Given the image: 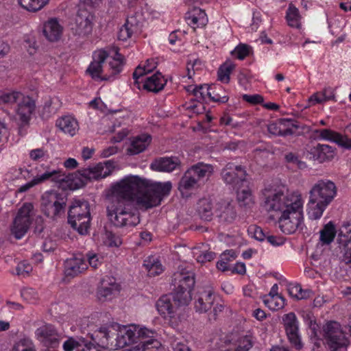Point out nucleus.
Wrapping results in <instances>:
<instances>
[{
    "label": "nucleus",
    "instance_id": "42",
    "mask_svg": "<svg viewBox=\"0 0 351 351\" xmlns=\"http://www.w3.org/2000/svg\"><path fill=\"white\" fill-rule=\"evenodd\" d=\"M336 230L332 221L326 224L320 231V241L323 244H330L335 239Z\"/></svg>",
    "mask_w": 351,
    "mask_h": 351
},
{
    "label": "nucleus",
    "instance_id": "29",
    "mask_svg": "<svg viewBox=\"0 0 351 351\" xmlns=\"http://www.w3.org/2000/svg\"><path fill=\"white\" fill-rule=\"evenodd\" d=\"M139 31V23L135 15L128 16L124 25L120 28L118 38L120 40H127Z\"/></svg>",
    "mask_w": 351,
    "mask_h": 351
},
{
    "label": "nucleus",
    "instance_id": "10",
    "mask_svg": "<svg viewBox=\"0 0 351 351\" xmlns=\"http://www.w3.org/2000/svg\"><path fill=\"white\" fill-rule=\"evenodd\" d=\"M195 283V274L186 268L182 269L173 276V292L178 293L182 298L184 297L186 301L190 302L191 300V292Z\"/></svg>",
    "mask_w": 351,
    "mask_h": 351
},
{
    "label": "nucleus",
    "instance_id": "23",
    "mask_svg": "<svg viewBox=\"0 0 351 351\" xmlns=\"http://www.w3.org/2000/svg\"><path fill=\"white\" fill-rule=\"evenodd\" d=\"M113 344L114 350L124 348L126 346L137 343L136 326H124L119 332H115Z\"/></svg>",
    "mask_w": 351,
    "mask_h": 351
},
{
    "label": "nucleus",
    "instance_id": "8",
    "mask_svg": "<svg viewBox=\"0 0 351 351\" xmlns=\"http://www.w3.org/2000/svg\"><path fill=\"white\" fill-rule=\"evenodd\" d=\"M66 202L67 197L64 193L47 191L41 197V210L47 217L56 219L64 214Z\"/></svg>",
    "mask_w": 351,
    "mask_h": 351
},
{
    "label": "nucleus",
    "instance_id": "12",
    "mask_svg": "<svg viewBox=\"0 0 351 351\" xmlns=\"http://www.w3.org/2000/svg\"><path fill=\"white\" fill-rule=\"evenodd\" d=\"M34 215V205L26 202L19 208L13 221L11 232L16 239H21L29 230Z\"/></svg>",
    "mask_w": 351,
    "mask_h": 351
},
{
    "label": "nucleus",
    "instance_id": "22",
    "mask_svg": "<svg viewBox=\"0 0 351 351\" xmlns=\"http://www.w3.org/2000/svg\"><path fill=\"white\" fill-rule=\"evenodd\" d=\"M113 344L114 350L124 348L126 346L137 343L136 326H124L119 332H115Z\"/></svg>",
    "mask_w": 351,
    "mask_h": 351
},
{
    "label": "nucleus",
    "instance_id": "5",
    "mask_svg": "<svg viewBox=\"0 0 351 351\" xmlns=\"http://www.w3.org/2000/svg\"><path fill=\"white\" fill-rule=\"evenodd\" d=\"M302 202L303 201L299 192L285 194L282 189H275L265 193L263 207L268 212L274 211L282 214L284 211L298 207Z\"/></svg>",
    "mask_w": 351,
    "mask_h": 351
},
{
    "label": "nucleus",
    "instance_id": "47",
    "mask_svg": "<svg viewBox=\"0 0 351 351\" xmlns=\"http://www.w3.org/2000/svg\"><path fill=\"white\" fill-rule=\"evenodd\" d=\"M234 68V64L231 62H226L218 70L219 80L228 83L230 81V74Z\"/></svg>",
    "mask_w": 351,
    "mask_h": 351
},
{
    "label": "nucleus",
    "instance_id": "49",
    "mask_svg": "<svg viewBox=\"0 0 351 351\" xmlns=\"http://www.w3.org/2000/svg\"><path fill=\"white\" fill-rule=\"evenodd\" d=\"M211 90L212 88L207 84L200 85L193 90V94L195 97V100L202 103L205 101L206 97L211 96Z\"/></svg>",
    "mask_w": 351,
    "mask_h": 351
},
{
    "label": "nucleus",
    "instance_id": "56",
    "mask_svg": "<svg viewBox=\"0 0 351 351\" xmlns=\"http://www.w3.org/2000/svg\"><path fill=\"white\" fill-rule=\"evenodd\" d=\"M86 258L90 266L93 268H97L102 263V258L92 252H88L86 254Z\"/></svg>",
    "mask_w": 351,
    "mask_h": 351
},
{
    "label": "nucleus",
    "instance_id": "54",
    "mask_svg": "<svg viewBox=\"0 0 351 351\" xmlns=\"http://www.w3.org/2000/svg\"><path fill=\"white\" fill-rule=\"evenodd\" d=\"M285 158L287 162L295 165L299 169H304L306 167V163L299 160L298 156L293 153L290 152L287 154L285 156Z\"/></svg>",
    "mask_w": 351,
    "mask_h": 351
},
{
    "label": "nucleus",
    "instance_id": "24",
    "mask_svg": "<svg viewBox=\"0 0 351 351\" xmlns=\"http://www.w3.org/2000/svg\"><path fill=\"white\" fill-rule=\"evenodd\" d=\"M88 268L85 257L81 254H76L73 258L67 259L64 263V274L66 276L75 277L82 273Z\"/></svg>",
    "mask_w": 351,
    "mask_h": 351
},
{
    "label": "nucleus",
    "instance_id": "33",
    "mask_svg": "<svg viewBox=\"0 0 351 351\" xmlns=\"http://www.w3.org/2000/svg\"><path fill=\"white\" fill-rule=\"evenodd\" d=\"M151 140V136L145 134L134 137L128 152L131 155H135L143 152L149 145Z\"/></svg>",
    "mask_w": 351,
    "mask_h": 351
},
{
    "label": "nucleus",
    "instance_id": "9",
    "mask_svg": "<svg viewBox=\"0 0 351 351\" xmlns=\"http://www.w3.org/2000/svg\"><path fill=\"white\" fill-rule=\"evenodd\" d=\"M323 337L330 351H344L350 343L341 325L335 321L327 322L322 328Z\"/></svg>",
    "mask_w": 351,
    "mask_h": 351
},
{
    "label": "nucleus",
    "instance_id": "52",
    "mask_svg": "<svg viewBox=\"0 0 351 351\" xmlns=\"http://www.w3.org/2000/svg\"><path fill=\"white\" fill-rule=\"evenodd\" d=\"M265 305L272 311H277L284 307L285 299L280 296V298H269L264 300Z\"/></svg>",
    "mask_w": 351,
    "mask_h": 351
},
{
    "label": "nucleus",
    "instance_id": "16",
    "mask_svg": "<svg viewBox=\"0 0 351 351\" xmlns=\"http://www.w3.org/2000/svg\"><path fill=\"white\" fill-rule=\"evenodd\" d=\"M339 257L342 262L350 265L351 269V223H344L338 235Z\"/></svg>",
    "mask_w": 351,
    "mask_h": 351
},
{
    "label": "nucleus",
    "instance_id": "55",
    "mask_svg": "<svg viewBox=\"0 0 351 351\" xmlns=\"http://www.w3.org/2000/svg\"><path fill=\"white\" fill-rule=\"evenodd\" d=\"M154 335H152V337H147V339H145L143 341H141L139 343V346L145 351L152 348H158L159 345V342L154 338Z\"/></svg>",
    "mask_w": 351,
    "mask_h": 351
},
{
    "label": "nucleus",
    "instance_id": "45",
    "mask_svg": "<svg viewBox=\"0 0 351 351\" xmlns=\"http://www.w3.org/2000/svg\"><path fill=\"white\" fill-rule=\"evenodd\" d=\"M18 2L25 10L36 12L45 6L49 0H18Z\"/></svg>",
    "mask_w": 351,
    "mask_h": 351
},
{
    "label": "nucleus",
    "instance_id": "3",
    "mask_svg": "<svg viewBox=\"0 0 351 351\" xmlns=\"http://www.w3.org/2000/svg\"><path fill=\"white\" fill-rule=\"evenodd\" d=\"M124 57L117 47L110 51L99 49L93 53L86 73L95 81H112L122 71Z\"/></svg>",
    "mask_w": 351,
    "mask_h": 351
},
{
    "label": "nucleus",
    "instance_id": "14",
    "mask_svg": "<svg viewBox=\"0 0 351 351\" xmlns=\"http://www.w3.org/2000/svg\"><path fill=\"white\" fill-rule=\"evenodd\" d=\"M282 323L291 346L297 350L303 348V343L299 334V325L297 317L294 313H289L282 316Z\"/></svg>",
    "mask_w": 351,
    "mask_h": 351
},
{
    "label": "nucleus",
    "instance_id": "26",
    "mask_svg": "<svg viewBox=\"0 0 351 351\" xmlns=\"http://www.w3.org/2000/svg\"><path fill=\"white\" fill-rule=\"evenodd\" d=\"M215 213L219 221L224 223H232L237 217L234 206L228 201H221L216 204Z\"/></svg>",
    "mask_w": 351,
    "mask_h": 351
},
{
    "label": "nucleus",
    "instance_id": "15",
    "mask_svg": "<svg viewBox=\"0 0 351 351\" xmlns=\"http://www.w3.org/2000/svg\"><path fill=\"white\" fill-rule=\"evenodd\" d=\"M221 175L226 184L239 190L245 182L246 171L241 165L228 162L222 169Z\"/></svg>",
    "mask_w": 351,
    "mask_h": 351
},
{
    "label": "nucleus",
    "instance_id": "20",
    "mask_svg": "<svg viewBox=\"0 0 351 351\" xmlns=\"http://www.w3.org/2000/svg\"><path fill=\"white\" fill-rule=\"evenodd\" d=\"M115 335V332L109 327H101L91 335L90 338L98 347L114 350L113 342Z\"/></svg>",
    "mask_w": 351,
    "mask_h": 351
},
{
    "label": "nucleus",
    "instance_id": "51",
    "mask_svg": "<svg viewBox=\"0 0 351 351\" xmlns=\"http://www.w3.org/2000/svg\"><path fill=\"white\" fill-rule=\"evenodd\" d=\"M83 345H84V338L69 337L63 343L62 348L64 351H73L74 350L77 351L80 347Z\"/></svg>",
    "mask_w": 351,
    "mask_h": 351
},
{
    "label": "nucleus",
    "instance_id": "31",
    "mask_svg": "<svg viewBox=\"0 0 351 351\" xmlns=\"http://www.w3.org/2000/svg\"><path fill=\"white\" fill-rule=\"evenodd\" d=\"M214 302L213 292L210 290L204 291L200 292L195 299V308L199 313H206L214 305Z\"/></svg>",
    "mask_w": 351,
    "mask_h": 351
},
{
    "label": "nucleus",
    "instance_id": "25",
    "mask_svg": "<svg viewBox=\"0 0 351 351\" xmlns=\"http://www.w3.org/2000/svg\"><path fill=\"white\" fill-rule=\"evenodd\" d=\"M315 133L320 139L328 140L346 149H351V139L330 129L316 130Z\"/></svg>",
    "mask_w": 351,
    "mask_h": 351
},
{
    "label": "nucleus",
    "instance_id": "48",
    "mask_svg": "<svg viewBox=\"0 0 351 351\" xmlns=\"http://www.w3.org/2000/svg\"><path fill=\"white\" fill-rule=\"evenodd\" d=\"M287 290L290 296L297 300L306 299L309 296V291L302 289L299 284L289 285Z\"/></svg>",
    "mask_w": 351,
    "mask_h": 351
},
{
    "label": "nucleus",
    "instance_id": "41",
    "mask_svg": "<svg viewBox=\"0 0 351 351\" xmlns=\"http://www.w3.org/2000/svg\"><path fill=\"white\" fill-rule=\"evenodd\" d=\"M197 213L201 219L210 221L213 216L211 202L208 199H202L197 203Z\"/></svg>",
    "mask_w": 351,
    "mask_h": 351
},
{
    "label": "nucleus",
    "instance_id": "7",
    "mask_svg": "<svg viewBox=\"0 0 351 351\" xmlns=\"http://www.w3.org/2000/svg\"><path fill=\"white\" fill-rule=\"evenodd\" d=\"M90 213L89 204L86 201H75L69 206L68 222L80 234H86L90 227Z\"/></svg>",
    "mask_w": 351,
    "mask_h": 351
},
{
    "label": "nucleus",
    "instance_id": "38",
    "mask_svg": "<svg viewBox=\"0 0 351 351\" xmlns=\"http://www.w3.org/2000/svg\"><path fill=\"white\" fill-rule=\"evenodd\" d=\"M199 187V185L195 181L194 178H192L191 175L185 171L178 184V190L181 194L184 195Z\"/></svg>",
    "mask_w": 351,
    "mask_h": 351
},
{
    "label": "nucleus",
    "instance_id": "35",
    "mask_svg": "<svg viewBox=\"0 0 351 351\" xmlns=\"http://www.w3.org/2000/svg\"><path fill=\"white\" fill-rule=\"evenodd\" d=\"M56 126L65 134L74 136L79 130L77 120L71 116H64L56 121Z\"/></svg>",
    "mask_w": 351,
    "mask_h": 351
},
{
    "label": "nucleus",
    "instance_id": "62",
    "mask_svg": "<svg viewBox=\"0 0 351 351\" xmlns=\"http://www.w3.org/2000/svg\"><path fill=\"white\" fill-rule=\"evenodd\" d=\"M243 99L252 104H258L263 102V97L258 94L256 95H243Z\"/></svg>",
    "mask_w": 351,
    "mask_h": 351
},
{
    "label": "nucleus",
    "instance_id": "37",
    "mask_svg": "<svg viewBox=\"0 0 351 351\" xmlns=\"http://www.w3.org/2000/svg\"><path fill=\"white\" fill-rule=\"evenodd\" d=\"M156 65L157 63L154 59H149L143 67L138 66L136 68L133 73V79L138 88H140V79L145 74L152 72L156 67Z\"/></svg>",
    "mask_w": 351,
    "mask_h": 351
},
{
    "label": "nucleus",
    "instance_id": "63",
    "mask_svg": "<svg viewBox=\"0 0 351 351\" xmlns=\"http://www.w3.org/2000/svg\"><path fill=\"white\" fill-rule=\"evenodd\" d=\"M237 347L243 351H248L252 347V343L249 337H243L239 341Z\"/></svg>",
    "mask_w": 351,
    "mask_h": 351
},
{
    "label": "nucleus",
    "instance_id": "17",
    "mask_svg": "<svg viewBox=\"0 0 351 351\" xmlns=\"http://www.w3.org/2000/svg\"><path fill=\"white\" fill-rule=\"evenodd\" d=\"M36 336L40 343L45 347L44 350L54 349L59 346L62 335L50 324L44 325L37 328Z\"/></svg>",
    "mask_w": 351,
    "mask_h": 351
},
{
    "label": "nucleus",
    "instance_id": "59",
    "mask_svg": "<svg viewBox=\"0 0 351 351\" xmlns=\"http://www.w3.org/2000/svg\"><path fill=\"white\" fill-rule=\"evenodd\" d=\"M21 296L29 302H34L38 299L37 292L32 288H25L21 291Z\"/></svg>",
    "mask_w": 351,
    "mask_h": 351
},
{
    "label": "nucleus",
    "instance_id": "4",
    "mask_svg": "<svg viewBox=\"0 0 351 351\" xmlns=\"http://www.w3.org/2000/svg\"><path fill=\"white\" fill-rule=\"evenodd\" d=\"M0 104H16L15 111L21 121L19 132H21L23 127L29 124L36 109L35 101L32 97L17 91L0 94Z\"/></svg>",
    "mask_w": 351,
    "mask_h": 351
},
{
    "label": "nucleus",
    "instance_id": "13",
    "mask_svg": "<svg viewBox=\"0 0 351 351\" xmlns=\"http://www.w3.org/2000/svg\"><path fill=\"white\" fill-rule=\"evenodd\" d=\"M310 197L330 204L337 195L335 184L329 180H318L309 192Z\"/></svg>",
    "mask_w": 351,
    "mask_h": 351
},
{
    "label": "nucleus",
    "instance_id": "6",
    "mask_svg": "<svg viewBox=\"0 0 351 351\" xmlns=\"http://www.w3.org/2000/svg\"><path fill=\"white\" fill-rule=\"evenodd\" d=\"M189 302L173 292L161 296L156 302L159 313L167 320L171 327L178 326L179 322L178 311L181 306H186Z\"/></svg>",
    "mask_w": 351,
    "mask_h": 351
},
{
    "label": "nucleus",
    "instance_id": "44",
    "mask_svg": "<svg viewBox=\"0 0 351 351\" xmlns=\"http://www.w3.org/2000/svg\"><path fill=\"white\" fill-rule=\"evenodd\" d=\"M277 122L280 125L282 136L292 135L294 133L293 128L295 129L299 128L296 121L290 119H279L277 120Z\"/></svg>",
    "mask_w": 351,
    "mask_h": 351
},
{
    "label": "nucleus",
    "instance_id": "43",
    "mask_svg": "<svg viewBox=\"0 0 351 351\" xmlns=\"http://www.w3.org/2000/svg\"><path fill=\"white\" fill-rule=\"evenodd\" d=\"M286 19L288 25L291 27L300 28V16L299 10L292 4H290L287 11Z\"/></svg>",
    "mask_w": 351,
    "mask_h": 351
},
{
    "label": "nucleus",
    "instance_id": "60",
    "mask_svg": "<svg viewBox=\"0 0 351 351\" xmlns=\"http://www.w3.org/2000/svg\"><path fill=\"white\" fill-rule=\"evenodd\" d=\"M216 256L215 253L210 251L202 252L196 258L197 262L205 263L213 261Z\"/></svg>",
    "mask_w": 351,
    "mask_h": 351
},
{
    "label": "nucleus",
    "instance_id": "19",
    "mask_svg": "<svg viewBox=\"0 0 351 351\" xmlns=\"http://www.w3.org/2000/svg\"><path fill=\"white\" fill-rule=\"evenodd\" d=\"M120 285L117 282L116 279L110 276H105L100 281L97 288V296L101 301H106L112 299L119 294Z\"/></svg>",
    "mask_w": 351,
    "mask_h": 351
},
{
    "label": "nucleus",
    "instance_id": "39",
    "mask_svg": "<svg viewBox=\"0 0 351 351\" xmlns=\"http://www.w3.org/2000/svg\"><path fill=\"white\" fill-rule=\"evenodd\" d=\"M189 169L193 170V173H196L202 180L209 178L214 171L213 165L202 162L192 165Z\"/></svg>",
    "mask_w": 351,
    "mask_h": 351
},
{
    "label": "nucleus",
    "instance_id": "11",
    "mask_svg": "<svg viewBox=\"0 0 351 351\" xmlns=\"http://www.w3.org/2000/svg\"><path fill=\"white\" fill-rule=\"evenodd\" d=\"M303 202L287 211H284L278 219L279 228L286 234L296 232L303 221Z\"/></svg>",
    "mask_w": 351,
    "mask_h": 351
},
{
    "label": "nucleus",
    "instance_id": "27",
    "mask_svg": "<svg viewBox=\"0 0 351 351\" xmlns=\"http://www.w3.org/2000/svg\"><path fill=\"white\" fill-rule=\"evenodd\" d=\"M180 160L177 157H160L150 165V168L156 171L171 172L180 166Z\"/></svg>",
    "mask_w": 351,
    "mask_h": 351
},
{
    "label": "nucleus",
    "instance_id": "40",
    "mask_svg": "<svg viewBox=\"0 0 351 351\" xmlns=\"http://www.w3.org/2000/svg\"><path fill=\"white\" fill-rule=\"evenodd\" d=\"M237 254L234 251L230 250L223 252L221 256L220 260L217 262V268L221 271H226L231 269L229 263L235 260Z\"/></svg>",
    "mask_w": 351,
    "mask_h": 351
},
{
    "label": "nucleus",
    "instance_id": "57",
    "mask_svg": "<svg viewBox=\"0 0 351 351\" xmlns=\"http://www.w3.org/2000/svg\"><path fill=\"white\" fill-rule=\"evenodd\" d=\"M60 104L58 98L49 99L45 101L44 110L50 114H54L56 112Z\"/></svg>",
    "mask_w": 351,
    "mask_h": 351
},
{
    "label": "nucleus",
    "instance_id": "1",
    "mask_svg": "<svg viewBox=\"0 0 351 351\" xmlns=\"http://www.w3.org/2000/svg\"><path fill=\"white\" fill-rule=\"evenodd\" d=\"M172 188L171 182H157L129 176L112 186L107 206V216L116 227H134L140 223V208L147 210L158 206Z\"/></svg>",
    "mask_w": 351,
    "mask_h": 351
},
{
    "label": "nucleus",
    "instance_id": "30",
    "mask_svg": "<svg viewBox=\"0 0 351 351\" xmlns=\"http://www.w3.org/2000/svg\"><path fill=\"white\" fill-rule=\"evenodd\" d=\"M143 82V88L148 91L158 93L163 89L167 80L159 72L154 74L151 77H146L145 80H140V83Z\"/></svg>",
    "mask_w": 351,
    "mask_h": 351
},
{
    "label": "nucleus",
    "instance_id": "61",
    "mask_svg": "<svg viewBox=\"0 0 351 351\" xmlns=\"http://www.w3.org/2000/svg\"><path fill=\"white\" fill-rule=\"evenodd\" d=\"M137 332V340L140 343L141 341L147 339V337H152L153 335H155V332L153 330H148L146 328H138L136 327Z\"/></svg>",
    "mask_w": 351,
    "mask_h": 351
},
{
    "label": "nucleus",
    "instance_id": "58",
    "mask_svg": "<svg viewBox=\"0 0 351 351\" xmlns=\"http://www.w3.org/2000/svg\"><path fill=\"white\" fill-rule=\"evenodd\" d=\"M16 270L17 275L25 276L32 271V266L27 261H23L18 264Z\"/></svg>",
    "mask_w": 351,
    "mask_h": 351
},
{
    "label": "nucleus",
    "instance_id": "46",
    "mask_svg": "<svg viewBox=\"0 0 351 351\" xmlns=\"http://www.w3.org/2000/svg\"><path fill=\"white\" fill-rule=\"evenodd\" d=\"M143 267L147 271L148 276L154 277L160 274L162 271V266L159 261H156L154 259L149 258L144 261Z\"/></svg>",
    "mask_w": 351,
    "mask_h": 351
},
{
    "label": "nucleus",
    "instance_id": "28",
    "mask_svg": "<svg viewBox=\"0 0 351 351\" xmlns=\"http://www.w3.org/2000/svg\"><path fill=\"white\" fill-rule=\"evenodd\" d=\"M43 32L48 40L51 42L57 41L62 35V27L57 19H50L44 23Z\"/></svg>",
    "mask_w": 351,
    "mask_h": 351
},
{
    "label": "nucleus",
    "instance_id": "18",
    "mask_svg": "<svg viewBox=\"0 0 351 351\" xmlns=\"http://www.w3.org/2000/svg\"><path fill=\"white\" fill-rule=\"evenodd\" d=\"M93 16L86 8H80L72 30L74 34L80 37H84L90 34L93 29Z\"/></svg>",
    "mask_w": 351,
    "mask_h": 351
},
{
    "label": "nucleus",
    "instance_id": "21",
    "mask_svg": "<svg viewBox=\"0 0 351 351\" xmlns=\"http://www.w3.org/2000/svg\"><path fill=\"white\" fill-rule=\"evenodd\" d=\"M113 344L114 350L124 348L126 346L137 343L136 326H124L119 332H115Z\"/></svg>",
    "mask_w": 351,
    "mask_h": 351
},
{
    "label": "nucleus",
    "instance_id": "36",
    "mask_svg": "<svg viewBox=\"0 0 351 351\" xmlns=\"http://www.w3.org/2000/svg\"><path fill=\"white\" fill-rule=\"evenodd\" d=\"M328 205L329 204L321 201H315L313 198L309 197L307 211L308 217L311 219H319Z\"/></svg>",
    "mask_w": 351,
    "mask_h": 351
},
{
    "label": "nucleus",
    "instance_id": "34",
    "mask_svg": "<svg viewBox=\"0 0 351 351\" xmlns=\"http://www.w3.org/2000/svg\"><path fill=\"white\" fill-rule=\"evenodd\" d=\"M311 154H313L314 160L324 162L333 158L335 149L328 145L318 144L311 149Z\"/></svg>",
    "mask_w": 351,
    "mask_h": 351
},
{
    "label": "nucleus",
    "instance_id": "32",
    "mask_svg": "<svg viewBox=\"0 0 351 351\" xmlns=\"http://www.w3.org/2000/svg\"><path fill=\"white\" fill-rule=\"evenodd\" d=\"M186 20L189 25L195 28V26L204 27L208 23L206 14L199 8H194L191 11L186 14Z\"/></svg>",
    "mask_w": 351,
    "mask_h": 351
},
{
    "label": "nucleus",
    "instance_id": "50",
    "mask_svg": "<svg viewBox=\"0 0 351 351\" xmlns=\"http://www.w3.org/2000/svg\"><path fill=\"white\" fill-rule=\"evenodd\" d=\"M237 200L240 206L250 208L254 204L252 193L247 189L237 192Z\"/></svg>",
    "mask_w": 351,
    "mask_h": 351
},
{
    "label": "nucleus",
    "instance_id": "64",
    "mask_svg": "<svg viewBox=\"0 0 351 351\" xmlns=\"http://www.w3.org/2000/svg\"><path fill=\"white\" fill-rule=\"evenodd\" d=\"M173 351H191L189 347L181 341L175 339L171 342Z\"/></svg>",
    "mask_w": 351,
    "mask_h": 351
},
{
    "label": "nucleus",
    "instance_id": "2",
    "mask_svg": "<svg viewBox=\"0 0 351 351\" xmlns=\"http://www.w3.org/2000/svg\"><path fill=\"white\" fill-rule=\"evenodd\" d=\"M114 167V162L112 160H106L104 162H99L94 167L79 169L75 173L68 175L62 173L60 171H46L21 186L17 192H26L33 186L47 180L60 184L66 182L71 188L80 189L85 186L88 181L107 177L112 173Z\"/></svg>",
    "mask_w": 351,
    "mask_h": 351
},
{
    "label": "nucleus",
    "instance_id": "53",
    "mask_svg": "<svg viewBox=\"0 0 351 351\" xmlns=\"http://www.w3.org/2000/svg\"><path fill=\"white\" fill-rule=\"evenodd\" d=\"M250 47L245 44H239L232 51V54L235 56L239 60H243L250 53Z\"/></svg>",
    "mask_w": 351,
    "mask_h": 351
}]
</instances>
